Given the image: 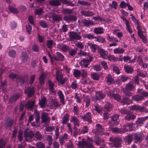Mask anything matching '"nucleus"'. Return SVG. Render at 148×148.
<instances>
[{
  "instance_id": "27",
  "label": "nucleus",
  "mask_w": 148,
  "mask_h": 148,
  "mask_svg": "<svg viewBox=\"0 0 148 148\" xmlns=\"http://www.w3.org/2000/svg\"><path fill=\"white\" fill-rule=\"evenodd\" d=\"M104 31V29L100 27L95 28L93 29V32L96 34H101Z\"/></svg>"
},
{
  "instance_id": "18",
  "label": "nucleus",
  "mask_w": 148,
  "mask_h": 148,
  "mask_svg": "<svg viewBox=\"0 0 148 148\" xmlns=\"http://www.w3.org/2000/svg\"><path fill=\"white\" fill-rule=\"evenodd\" d=\"M42 121L43 123H45L47 121H50V118L48 116V113L47 112H43L41 116Z\"/></svg>"
},
{
  "instance_id": "36",
  "label": "nucleus",
  "mask_w": 148,
  "mask_h": 148,
  "mask_svg": "<svg viewBox=\"0 0 148 148\" xmlns=\"http://www.w3.org/2000/svg\"><path fill=\"white\" fill-rule=\"evenodd\" d=\"M50 5L53 6H59L60 5V3L58 0H53L49 2Z\"/></svg>"
},
{
  "instance_id": "48",
  "label": "nucleus",
  "mask_w": 148,
  "mask_h": 148,
  "mask_svg": "<svg viewBox=\"0 0 148 148\" xmlns=\"http://www.w3.org/2000/svg\"><path fill=\"white\" fill-rule=\"evenodd\" d=\"M73 74L74 76L76 77H79L81 74V72L78 69L74 70L73 72Z\"/></svg>"
},
{
  "instance_id": "6",
  "label": "nucleus",
  "mask_w": 148,
  "mask_h": 148,
  "mask_svg": "<svg viewBox=\"0 0 148 148\" xmlns=\"http://www.w3.org/2000/svg\"><path fill=\"white\" fill-rule=\"evenodd\" d=\"M56 79L61 84L63 85L67 80L66 77H63V74L59 71H57L56 73Z\"/></svg>"
},
{
  "instance_id": "64",
  "label": "nucleus",
  "mask_w": 148,
  "mask_h": 148,
  "mask_svg": "<svg viewBox=\"0 0 148 148\" xmlns=\"http://www.w3.org/2000/svg\"><path fill=\"white\" fill-rule=\"evenodd\" d=\"M6 144V142L3 139H1L0 140V148H5Z\"/></svg>"
},
{
  "instance_id": "44",
  "label": "nucleus",
  "mask_w": 148,
  "mask_h": 148,
  "mask_svg": "<svg viewBox=\"0 0 148 148\" xmlns=\"http://www.w3.org/2000/svg\"><path fill=\"white\" fill-rule=\"evenodd\" d=\"M39 103L41 107H44L47 104L46 99L45 98H42L40 101Z\"/></svg>"
},
{
  "instance_id": "59",
  "label": "nucleus",
  "mask_w": 148,
  "mask_h": 148,
  "mask_svg": "<svg viewBox=\"0 0 148 148\" xmlns=\"http://www.w3.org/2000/svg\"><path fill=\"white\" fill-rule=\"evenodd\" d=\"M95 130L101 132L103 131V129L101 125L98 124L96 125Z\"/></svg>"
},
{
  "instance_id": "45",
  "label": "nucleus",
  "mask_w": 148,
  "mask_h": 148,
  "mask_svg": "<svg viewBox=\"0 0 148 148\" xmlns=\"http://www.w3.org/2000/svg\"><path fill=\"white\" fill-rule=\"evenodd\" d=\"M92 108L93 109L96 111L98 113H100L102 110V107L98 104L94 105Z\"/></svg>"
},
{
  "instance_id": "54",
  "label": "nucleus",
  "mask_w": 148,
  "mask_h": 148,
  "mask_svg": "<svg viewBox=\"0 0 148 148\" xmlns=\"http://www.w3.org/2000/svg\"><path fill=\"white\" fill-rule=\"evenodd\" d=\"M8 9L9 11L12 13L16 14L18 12L17 9L12 6L9 7Z\"/></svg>"
},
{
  "instance_id": "51",
  "label": "nucleus",
  "mask_w": 148,
  "mask_h": 148,
  "mask_svg": "<svg viewBox=\"0 0 148 148\" xmlns=\"http://www.w3.org/2000/svg\"><path fill=\"white\" fill-rule=\"evenodd\" d=\"M70 87L73 90H75L77 88V84L76 80H74L72 82Z\"/></svg>"
},
{
  "instance_id": "40",
  "label": "nucleus",
  "mask_w": 148,
  "mask_h": 148,
  "mask_svg": "<svg viewBox=\"0 0 148 148\" xmlns=\"http://www.w3.org/2000/svg\"><path fill=\"white\" fill-rule=\"evenodd\" d=\"M119 30L116 29L113 30V33L116 36L120 39H121L123 34L122 32H119Z\"/></svg>"
},
{
  "instance_id": "63",
  "label": "nucleus",
  "mask_w": 148,
  "mask_h": 148,
  "mask_svg": "<svg viewBox=\"0 0 148 148\" xmlns=\"http://www.w3.org/2000/svg\"><path fill=\"white\" fill-rule=\"evenodd\" d=\"M28 58V56L25 53H23L22 54L21 59L23 62H25L27 60Z\"/></svg>"
},
{
  "instance_id": "16",
  "label": "nucleus",
  "mask_w": 148,
  "mask_h": 148,
  "mask_svg": "<svg viewBox=\"0 0 148 148\" xmlns=\"http://www.w3.org/2000/svg\"><path fill=\"white\" fill-rule=\"evenodd\" d=\"M83 100L84 102L85 103L86 107L89 106L90 103V99L88 95H83Z\"/></svg>"
},
{
  "instance_id": "47",
  "label": "nucleus",
  "mask_w": 148,
  "mask_h": 148,
  "mask_svg": "<svg viewBox=\"0 0 148 148\" xmlns=\"http://www.w3.org/2000/svg\"><path fill=\"white\" fill-rule=\"evenodd\" d=\"M82 36L84 38H88V39H91L95 38L93 35L90 34H83L82 35Z\"/></svg>"
},
{
  "instance_id": "25",
  "label": "nucleus",
  "mask_w": 148,
  "mask_h": 148,
  "mask_svg": "<svg viewBox=\"0 0 148 148\" xmlns=\"http://www.w3.org/2000/svg\"><path fill=\"white\" fill-rule=\"evenodd\" d=\"M48 83L49 85V90L50 92L54 93L55 92V91L54 88V83L50 80H48Z\"/></svg>"
},
{
  "instance_id": "56",
  "label": "nucleus",
  "mask_w": 148,
  "mask_h": 148,
  "mask_svg": "<svg viewBox=\"0 0 148 148\" xmlns=\"http://www.w3.org/2000/svg\"><path fill=\"white\" fill-rule=\"evenodd\" d=\"M91 77L94 80H98L99 77L98 74L96 73H93L91 75Z\"/></svg>"
},
{
  "instance_id": "11",
  "label": "nucleus",
  "mask_w": 148,
  "mask_h": 148,
  "mask_svg": "<svg viewBox=\"0 0 148 148\" xmlns=\"http://www.w3.org/2000/svg\"><path fill=\"white\" fill-rule=\"evenodd\" d=\"M82 119L83 121H87L89 123H91L92 122L91 113L89 112H87L82 117Z\"/></svg>"
},
{
  "instance_id": "41",
  "label": "nucleus",
  "mask_w": 148,
  "mask_h": 148,
  "mask_svg": "<svg viewBox=\"0 0 148 148\" xmlns=\"http://www.w3.org/2000/svg\"><path fill=\"white\" fill-rule=\"evenodd\" d=\"M134 138L137 141H140L143 140V137L141 134H135L134 135Z\"/></svg>"
},
{
  "instance_id": "33",
  "label": "nucleus",
  "mask_w": 148,
  "mask_h": 148,
  "mask_svg": "<svg viewBox=\"0 0 148 148\" xmlns=\"http://www.w3.org/2000/svg\"><path fill=\"white\" fill-rule=\"evenodd\" d=\"M34 104V101H29L26 103V106L28 109L32 110L33 108Z\"/></svg>"
},
{
  "instance_id": "46",
  "label": "nucleus",
  "mask_w": 148,
  "mask_h": 148,
  "mask_svg": "<svg viewBox=\"0 0 148 148\" xmlns=\"http://www.w3.org/2000/svg\"><path fill=\"white\" fill-rule=\"evenodd\" d=\"M83 23L85 26H88L90 25H93V22L90 20H85L83 21Z\"/></svg>"
},
{
  "instance_id": "14",
  "label": "nucleus",
  "mask_w": 148,
  "mask_h": 148,
  "mask_svg": "<svg viewBox=\"0 0 148 148\" xmlns=\"http://www.w3.org/2000/svg\"><path fill=\"white\" fill-rule=\"evenodd\" d=\"M129 108L130 110H138L141 112L145 111L146 110V108L145 107H141L137 105L131 106Z\"/></svg>"
},
{
  "instance_id": "57",
  "label": "nucleus",
  "mask_w": 148,
  "mask_h": 148,
  "mask_svg": "<svg viewBox=\"0 0 148 148\" xmlns=\"http://www.w3.org/2000/svg\"><path fill=\"white\" fill-rule=\"evenodd\" d=\"M107 59L109 61L113 60L114 61H117L118 60V58L116 57L113 55H108Z\"/></svg>"
},
{
  "instance_id": "10",
  "label": "nucleus",
  "mask_w": 148,
  "mask_h": 148,
  "mask_svg": "<svg viewBox=\"0 0 148 148\" xmlns=\"http://www.w3.org/2000/svg\"><path fill=\"white\" fill-rule=\"evenodd\" d=\"M142 96L136 95L132 97V99L136 101H139L143 100L144 97H148V92L146 91H143L141 93Z\"/></svg>"
},
{
  "instance_id": "23",
  "label": "nucleus",
  "mask_w": 148,
  "mask_h": 148,
  "mask_svg": "<svg viewBox=\"0 0 148 148\" xmlns=\"http://www.w3.org/2000/svg\"><path fill=\"white\" fill-rule=\"evenodd\" d=\"M28 77L27 76L21 77L19 76L17 79L16 81L18 84H19L21 85H23L25 80L27 79Z\"/></svg>"
},
{
  "instance_id": "32",
  "label": "nucleus",
  "mask_w": 148,
  "mask_h": 148,
  "mask_svg": "<svg viewBox=\"0 0 148 148\" xmlns=\"http://www.w3.org/2000/svg\"><path fill=\"white\" fill-rule=\"evenodd\" d=\"M20 95L18 94H16L11 96L9 100L10 103L14 102L16 101L20 97Z\"/></svg>"
},
{
  "instance_id": "1",
  "label": "nucleus",
  "mask_w": 148,
  "mask_h": 148,
  "mask_svg": "<svg viewBox=\"0 0 148 148\" xmlns=\"http://www.w3.org/2000/svg\"><path fill=\"white\" fill-rule=\"evenodd\" d=\"M130 15L132 16V21L137 25L136 28L138 30L137 33L138 36L142 39L144 43H146L147 42V40L145 37V32H143L142 30L140 24L135 17L133 15V14H131Z\"/></svg>"
},
{
  "instance_id": "17",
  "label": "nucleus",
  "mask_w": 148,
  "mask_h": 148,
  "mask_svg": "<svg viewBox=\"0 0 148 148\" xmlns=\"http://www.w3.org/2000/svg\"><path fill=\"white\" fill-rule=\"evenodd\" d=\"M106 82L109 84H111L115 83V81L113 77L110 74H108L105 77Z\"/></svg>"
},
{
  "instance_id": "61",
  "label": "nucleus",
  "mask_w": 148,
  "mask_h": 148,
  "mask_svg": "<svg viewBox=\"0 0 148 148\" xmlns=\"http://www.w3.org/2000/svg\"><path fill=\"white\" fill-rule=\"evenodd\" d=\"M51 103L53 106L56 107H59L60 105V103H59L57 101L54 99L52 100Z\"/></svg>"
},
{
  "instance_id": "35",
  "label": "nucleus",
  "mask_w": 148,
  "mask_h": 148,
  "mask_svg": "<svg viewBox=\"0 0 148 148\" xmlns=\"http://www.w3.org/2000/svg\"><path fill=\"white\" fill-rule=\"evenodd\" d=\"M55 43L52 40H47L46 41V45L48 48L51 49Z\"/></svg>"
},
{
  "instance_id": "38",
  "label": "nucleus",
  "mask_w": 148,
  "mask_h": 148,
  "mask_svg": "<svg viewBox=\"0 0 148 148\" xmlns=\"http://www.w3.org/2000/svg\"><path fill=\"white\" fill-rule=\"evenodd\" d=\"M107 39L108 40L111 42H119L118 39L113 36H110L108 34L107 37Z\"/></svg>"
},
{
  "instance_id": "20",
  "label": "nucleus",
  "mask_w": 148,
  "mask_h": 148,
  "mask_svg": "<svg viewBox=\"0 0 148 148\" xmlns=\"http://www.w3.org/2000/svg\"><path fill=\"white\" fill-rule=\"evenodd\" d=\"M148 118V116L138 119L136 121V124L137 126H141L144 123V122Z\"/></svg>"
},
{
  "instance_id": "19",
  "label": "nucleus",
  "mask_w": 148,
  "mask_h": 148,
  "mask_svg": "<svg viewBox=\"0 0 148 148\" xmlns=\"http://www.w3.org/2000/svg\"><path fill=\"white\" fill-rule=\"evenodd\" d=\"M64 19L66 21H75L77 20V17L73 15H69L65 16Z\"/></svg>"
},
{
  "instance_id": "34",
  "label": "nucleus",
  "mask_w": 148,
  "mask_h": 148,
  "mask_svg": "<svg viewBox=\"0 0 148 148\" xmlns=\"http://www.w3.org/2000/svg\"><path fill=\"white\" fill-rule=\"evenodd\" d=\"M69 116L67 113L65 114L62 119V123L63 125L66 124L69 121Z\"/></svg>"
},
{
  "instance_id": "15",
  "label": "nucleus",
  "mask_w": 148,
  "mask_h": 148,
  "mask_svg": "<svg viewBox=\"0 0 148 148\" xmlns=\"http://www.w3.org/2000/svg\"><path fill=\"white\" fill-rule=\"evenodd\" d=\"M25 93L27 94L28 97H31L34 93V89L33 87H28L25 89Z\"/></svg>"
},
{
  "instance_id": "8",
  "label": "nucleus",
  "mask_w": 148,
  "mask_h": 148,
  "mask_svg": "<svg viewBox=\"0 0 148 148\" xmlns=\"http://www.w3.org/2000/svg\"><path fill=\"white\" fill-rule=\"evenodd\" d=\"M121 17L123 20V22L125 24L126 30L130 34H131L133 32V31L129 21L124 16H121Z\"/></svg>"
},
{
  "instance_id": "60",
  "label": "nucleus",
  "mask_w": 148,
  "mask_h": 148,
  "mask_svg": "<svg viewBox=\"0 0 148 148\" xmlns=\"http://www.w3.org/2000/svg\"><path fill=\"white\" fill-rule=\"evenodd\" d=\"M68 52L70 55L73 56L76 53L77 50L72 49H69Z\"/></svg>"
},
{
  "instance_id": "43",
  "label": "nucleus",
  "mask_w": 148,
  "mask_h": 148,
  "mask_svg": "<svg viewBox=\"0 0 148 148\" xmlns=\"http://www.w3.org/2000/svg\"><path fill=\"white\" fill-rule=\"evenodd\" d=\"M124 69L125 72L127 73H131L133 71V68L129 65L124 66Z\"/></svg>"
},
{
  "instance_id": "5",
  "label": "nucleus",
  "mask_w": 148,
  "mask_h": 148,
  "mask_svg": "<svg viewBox=\"0 0 148 148\" xmlns=\"http://www.w3.org/2000/svg\"><path fill=\"white\" fill-rule=\"evenodd\" d=\"M92 58L88 55L87 59L82 58L79 62V65L82 67L87 68L90 64V62L92 60Z\"/></svg>"
},
{
  "instance_id": "42",
  "label": "nucleus",
  "mask_w": 148,
  "mask_h": 148,
  "mask_svg": "<svg viewBox=\"0 0 148 148\" xmlns=\"http://www.w3.org/2000/svg\"><path fill=\"white\" fill-rule=\"evenodd\" d=\"M47 75L44 73L42 74L39 78V82L42 84L44 83Z\"/></svg>"
},
{
  "instance_id": "29",
  "label": "nucleus",
  "mask_w": 148,
  "mask_h": 148,
  "mask_svg": "<svg viewBox=\"0 0 148 148\" xmlns=\"http://www.w3.org/2000/svg\"><path fill=\"white\" fill-rule=\"evenodd\" d=\"M125 51V49L121 47L115 48L113 50L114 53L115 54H123Z\"/></svg>"
},
{
  "instance_id": "24",
  "label": "nucleus",
  "mask_w": 148,
  "mask_h": 148,
  "mask_svg": "<svg viewBox=\"0 0 148 148\" xmlns=\"http://www.w3.org/2000/svg\"><path fill=\"white\" fill-rule=\"evenodd\" d=\"M136 117V116L134 114L129 112L126 116L125 117V119L128 121L134 120Z\"/></svg>"
},
{
  "instance_id": "50",
  "label": "nucleus",
  "mask_w": 148,
  "mask_h": 148,
  "mask_svg": "<svg viewBox=\"0 0 148 148\" xmlns=\"http://www.w3.org/2000/svg\"><path fill=\"white\" fill-rule=\"evenodd\" d=\"M60 48L64 52H66L68 51L69 48L68 46L66 45L61 44L60 45Z\"/></svg>"
},
{
  "instance_id": "53",
  "label": "nucleus",
  "mask_w": 148,
  "mask_h": 148,
  "mask_svg": "<svg viewBox=\"0 0 148 148\" xmlns=\"http://www.w3.org/2000/svg\"><path fill=\"white\" fill-rule=\"evenodd\" d=\"M52 18L53 20L55 21H60L61 19V18L59 15L54 13L52 14Z\"/></svg>"
},
{
  "instance_id": "28",
  "label": "nucleus",
  "mask_w": 148,
  "mask_h": 148,
  "mask_svg": "<svg viewBox=\"0 0 148 148\" xmlns=\"http://www.w3.org/2000/svg\"><path fill=\"white\" fill-rule=\"evenodd\" d=\"M119 116L117 114L114 115L111 117V122L114 125H118L119 123L117 121L119 118Z\"/></svg>"
},
{
  "instance_id": "39",
  "label": "nucleus",
  "mask_w": 148,
  "mask_h": 148,
  "mask_svg": "<svg viewBox=\"0 0 148 148\" xmlns=\"http://www.w3.org/2000/svg\"><path fill=\"white\" fill-rule=\"evenodd\" d=\"M122 102L123 105H128L132 103V101L129 99L128 97H125L123 98Z\"/></svg>"
},
{
  "instance_id": "2",
  "label": "nucleus",
  "mask_w": 148,
  "mask_h": 148,
  "mask_svg": "<svg viewBox=\"0 0 148 148\" xmlns=\"http://www.w3.org/2000/svg\"><path fill=\"white\" fill-rule=\"evenodd\" d=\"M109 140L110 142L108 143V144L111 147L119 148L121 147V138L116 137L112 136L109 139Z\"/></svg>"
},
{
  "instance_id": "49",
  "label": "nucleus",
  "mask_w": 148,
  "mask_h": 148,
  "mask_svg": "<svg viewBox=\"0 0 148 148\" xmlns=\"http://www.w3.org/2000/svg\"><path fill=\"white\" fill-rule=\"evenodd\" d=\"M36 147L38 148H45V146L44 144L41 142H39L37 143L36 145ZM29 148H36L35 147H32Z\"/></svg>"
},
{
  "instance_id": "37",
  "label": "nucleus",
  "mask_w": 148,
  "mask_h": 148,
  "mask_svg": "<svg viewBox=\"0 0 148 148\" xmlns=\"http://www.w3.org/2000/svg\"><path fill=\"white\" fill-rule=\"evenodd\" d=\"M109 6L110 8L116 10L117 8L118 3L116 1H112L111 3H109Z\"/></svg>"
},
{
  "instance_id": "31",
  "label": "nucleus",
  "mask_w": 148,
  "mask_h": 148,
  "mask_svg": "<svg viewBox=\"0 0 148 148\" xmlns=\"http://www.w3.org/2000/svg\"><path fill=\"white\" fill-rule=\"evenodd\" d=\"M81 13L83 15L87 17L91 16L94 15V14L92 12L88 10L82 11Z\"/></svg>"
},
{
  "instance_id": "22",
  "label": "nucleus",
  "mask_w": 148,
  "mask_h": 148,
  "mask_svg": "<svg viewBox=\"0 0 148 148\" xmlns=\"http://www.w3.org/2000/svg\"><path fill=\"white\" fill-rule=\"evenodd\" d=\"M56 54L57 57L55 56L53 57V58L55 60L62 61L64 60V56L61 53L59 52H57Z\"/></svg>"
},
{
  "instance_id": "4",
  "label": "nucleus",
  "mask_w": 148,
  "mask_h": 148,
  "mask_svg": "<svg viewBox=\"0 0 148 148\" xmlns=\"http://www.w3.org/2000/svg\"><path fill=\"white\" fill-rule=\"evenodd\" d=\"M135 88L133 83H128L125 86L126 89H123V91L126 95L130 96L132 95V93L128 90H133L135 89Z\"/></svg>"
},
{
  "instance_id": "62",
  "label": "nucleus",
  "mask_w": 148,
  "mask_h": 148,
  "mask_svg": "<svg viewBox=\"0 0 148 148\" xmlns=\"http://www.w3.org/2000/svg\"><path fill=\"white\" fill-rule=\"evenodd\" d=\"M126 141L129 144H130L132 140V136L131 135H129L125 138Z\"/></svg>"
},
{
  "instance_id": "55",
  "label": "nucleus",
  "mask_w": 148,
  "mask_h": 148,
  "mask_svg": "<svg viewBox=\"0 0 148 148\" xmlns=\"http://www.w3.org/2000/svg\"><path fill=\"white\" fill-rule=\"evenodd\" d=\"M82 82L84 84H89L90 83L89 78L88 77H82Z\"/></svg>"
},
{
  "instance_id": "21",
  "label": "nucleus",
  "mask_w": 148,
  "mask_h": 148,
  "mask_svg": "<svg viewBox=\"0 0 148 148\" xmlns=\"http://www.w3.org/2000/svg\"><path fill=\"white\" fill-rule=\"evenodd\" d=\"M105 95L101 91H97L96 92V99L98 100H101L104 98Z\"/></svg>"
},
{
  "instance_id": "30",
  "label": "nucleus",
  "mask_w": 148,
  "mask_h": 148,
  "mask_svg": "<svg viewBox=\"0 0 148 148\" xmlns=\"http://www.w3.org/2000/svg\"><path fill=\"white\" fill-rule=\"evenodd\" d=\"M70 121L71 122H73L74 123V127H76V126H77L78 127L79 126V121L76 116H72Z\"/></svg>"
},
{
  "instance_id": "58",
  "label": "nucleus",
  "mask_w": 148,
  "mask_h": 148,
  "mask_svg": "<svg viewBox=\"0 0 148 148\" xmlns=\"http://www.w3.org/2000/svg\"><path fill=\"white\" fill-rule=\"evenodd\" d=\"M62 12L65 14H71L72 13L73 10L69 9L64 8L63 9Z\"/></svg>"
},
{
  "instance_id": "52",
  "label": "nucleus",
  "mask_w": 148,
  "mask_h": 148,
  "mask_svg": "<svg viewBox=\"0 0 148 148\" xmlns=\"http://www.w3.org/2000/svg\"><path fill=\"white\" fill-rule=\"evenodd\" d=\"M95 38L97 41L101 43H103L106 41L105 38L101 36L95 37Z\"/></svg>"
},
{
  "instance_id": "26",
  "label": "nucleus",
  "mask_w": 148,
  "mask_h": 148,
  "mask_svg": "<svg viewBox=\"0 0 148 148\" xmlns=\"http://www.w3.org/2000/svg\"><path fill=\"white\" fill-rule=\"evenodd\" d=\"M57 93L60 99V102L63 105H64L65 104L64 98L62 92L60 90H59Z\"/></svg>"
},
{
  "instance_id": "3",
  "label": "nucleus",
  "mask_w": 148,
  "mask_h": 148,
  "mask_svg": "<svg viewBox=\"0 0 148 148\" xmlns=\"http://www.w3.org/2000/svg\"><path fill=\"white\" fill-rule=\"evenodd\" d=\"M93 141L89 138L87 141L82 140L78 143L80 148H94L93 144Z\"/></svg>"
},
{
  "instance_id": "7",
  "label": "nucleus",
  "mask_w": 148,
  "mask_h": 148,
  "mask_svg": "<svg viewBox=\"0 0 148 148\" xmlns=\"http://www.w3.org/2000/svg\"><path fill=\"white\" fill-rule=\"evenodd\" d=\"M117 90V89L115 88L113 89L112 91H109L108 92V95L110 98H113L114 99L119 101L121 100V96L118 94L114 93V91H116Z\"/></svg>"
},
{
  "instance_id": "9",
  "label": "nucleus",
  "mask_w": 148,
  "mask_h": 148,
  "mask_svg": "<svg viewBox=\"0 0 148 148\" xmlns=\"http://www.w3.org/2000/svg\"><path fill=\"white\" fill-rule=\"evenodd\" d=\"M69 37L71 41L80 40L81 38V36L74 32H70L69 34Z\"/></svg>"
},
{
  "instance_id": "12",
  "label": "nucleus",
  "mask_w": 148,
  "mask_h": 148,
  "mask_svg": "<svg viewBox=\"0 0 148 148\" xmlns=\"http://www.w3.org/2000/svg\"><path fill=\"white\" fill-rule=\"evenodd\" d=\"M98 52L100 54L101 57L104 59H107L108 54L107 51H105L103 49L100 48L98 49Z\"/></svg>"
},
{
  "instance_id": "13",
  "label": "nucleus",
  "mask_w": 148,
  "mask_h": 148,
  "mask_svg": "<svg viewBox=\"0 0 148 148\" xmlns=\"http://www.w3.org/2000/svg\"><path fill=\"white\" fill-rule=\"evenodd\" d=\"M34 136V134L32 131L25 132V140L26 141H30L31 139Z\"/></svg>"
}]
</instances>
